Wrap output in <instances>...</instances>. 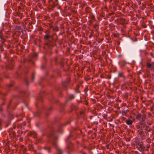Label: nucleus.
I'll return each instance as SVG.
<instances>
[{
    "mask_svg": "<svg viewBox=\"0 0 154 154\" xmlns=\"http://www.w3.org/2000/svg\"><path fill=\"white\" fill-rule=\"evenodd\" d=\"M39 83L40 84L41 83L40 82H39Z\"/></svg>",
    "mask_w": 154,
    "mask_h": 154,
    "instance_id": "32",
    "label": "nucleus"
},
{
    "mask_svg": "<svg viewBox=\"0 0 154 154\" xmlns=\"http://www.w3.org/2000/svg\"><path fill=\"white\" fill-rule=\"evenodd\" d=\"M122 115L125 114V112L124 110H123L122 112Z\"/></svg>",
    "mask_w": 154,
    "mask_h": 154,
    "instance_id": "21",
    "label": "nucleus"
},
{
    "mask_svg": "<svg viewBox=\"0 0 154 154\" xmlns=\"http://www.w3.org/2000/svg\"><path fill=\"white\" fill-rule=\"evenodd\" d=\"M71 108L72 110H73L74 109H76V107L75 106H74L73 105H72L71 106Z\"/></svg>",
    "mask_w": 154,
    "mask_h": 154,
    "instance_id": "17",
    "label": "nucleus"
},
{
    "mask_svg": "<svg viewBox=\"0 0 154 154\" xmlns=\"http://www.w3.org/2000/svg\"><path fill=\"white\" fill-rule=\"evenodd\" d=\"M26 123L25 122H23L22 123L20 124L19 126L20 127L21 129H24V126L25 125Z\"/></svg>",
    "mask_w": 154,
    "mask_h": 154,
    "instance_id": "9",
    "label": "nucleus"
},
{
    "mask_svg": "<svg viewBox=\"0 0 154 154\" xmlns=\"http://www.w3.org/2000/svg\"><path fill=\"white\" fill-rule=\"evenodd\" d=\"M34 79V75L33 74H32V77L31 78V80L32 81H33V80Z\"/></svg>",
    "mask_w": 154,
    "mask_h": 154,
    "instance_id": "23",
    "label": "nucleus"
},
{
    "mask_svg": "<svg viewBox=\"0 0 154 154\" xmlns=\"http://www.w3.org/2000/svg\"><path fill=\"white\" fill-rule=\"evenodd\" d=\"M43 93H40L39 96L36 100L35 106L36 107L39 106L37 111L34 112L33 115L34 117H39L40 116L41 113L43 112L46 116L48 115L50 110H51V107L47 108L42 104V103L43 101L42 98Z\"/></svg>",
    "mask_w": 154,
    "mask_h": 154,
    "instance_id": "1",
    "label": "nucleus"
},
{
    "mask_svg": "<svg viewBox=\"0 0 154 154\" xmlns=\"http://www.w3.org/2000/svg\"><path fill=\"white\" fill-rule=\"evenodd\" d=\"M30 135L31 136H32L34 138H36L37 137V134L34 131H32L30 132Z\"/></svg>",
    "mask_w": 154,
    "mask_h": 154,
    "instance_id": "7",
    "label": "nucleus"
},
{
    "mask_svg": "<svg viewBox=\"0 0 154 154\" xmlns=\"http://www.w3.org/2000/svg\"><path fill=\"white\" fill-rule=\"evenodd\" d=\"M2 111V108L0 107V111Z\"/></svg>",
    "mask_w": 154,
    "mask_h": 154,
    "instance_id": "28",
    "label": "nucleus"
},
{
    "mask_svg": "<svg viewBox=\"0 0 154 154\" xmlns=\"http://www.w3.org/2000/svg\"><path fill=\"white\" fill-rule=\"evenodd\" d=\"M41 140L40 139H38L36 140V141H37L38 143L40 142H41Z\"/></svg>",
    "mask_w": 154,
    "mask_h": 154,
    "instance_id": "22",
    "label": "nucleus"
},
{
    "mask_svg": "<svg viewBox=\"0 0 154 154\" xmlns=\"http://www.w3.org/2000/svg\"><path fill=\"white\" fill-rule=\"evenodd\" d=\"M45 150H47L48 153H50L51 149V147L48 146H46L43 147Z\"/></svg>",
    "mask_w": 154,
    "mask_h": 154,
    "instance_id": "6",
    "label": "nucleus"
},
{
    "mask_svg": "<svg viewBox=\"0 0 154 154\" xmlns=\"http://www.w3.org/2000/svg\"><path fill=\"white\" fill-rule=\"evenodd\" d=\"M1 119H0V123H1Z\"/></svg>",
    "mask_w": 154,
    "mask_h": 154,
    "instance_id": "29",
    "label": "nucleus"
},
{
    "mask_svg": "<svg viewBox=\"0 0 154 154\" xmlns=\"http://www.w3.org/2000/svg\"><path fill=\"white\" fill-rule=\"evenodd\" d=\"M141 116H142L141 115V114H139L137 115L136 117V118L137 119H139V120H140V119L141 117Z\"/></svg>",
    "mask_w": 154,
    "mask_h": 154,
    "instance_id": "12",
    "label": "nucleus"
},
{
    "mask_svg": "<svg viewBox=\"0 0 154 154\" xmlns=\"http://www.w3.org/2000/svg\"><path fill=\"white\" fill-rule=\"evenodd\" d=\"M147 66L148 68H150L151 67V64H150L149 63H148L147 64Z\"/></svg>",
    "mask_w": 154,
    "mask_h": 154,
    "instance_id": "18",
    "label": "nucleus"
},
{
    "mask_svg": "<svg viewBox=\"0 0 154 154\" xmlns=\"http://www.w3.org/2000/svg\"><path fill=\"white\" fill-rule=\"evenodd\" d=\"M70 121L69 120H68L66 122V124H65L64 125H66V124H70Z\"/></svg>",
    "mask_w": 154,
    "mask_h": 154,
    "instance_id": "20",
    "label": "nucleus"
},
{
    "mask_svg": "<svg viewBox=\"0 0 154 154\" xmlns=\"http://www.w3.org/2000/svg\"><path fill=\"white\" fill-rule=\"evenodd\" d=\"M20 91L21 93L22 94H25V95L26 96L27 95H26V94H27V93L25 91H22L20 90Z\"/></svg>",
    "mask_w": 154,
    "mask_h": 154,
    "instance_id": "15",
    "label": "nucleus"
},
{
    "mask_svg": "<svg viewBox=\"0 0 154 154\" xmlns=\"http://www.w3.org/2000/svg\"><path fill=\"white\" fill-rule=\"evenodd\" d=\"M72 135L71 134L69 137L66 139V141L67 145V149H68V154H71L73 150V144L70 143V140L73 139Z\"/></svg>",
    "mask_w": 154,
    "mask_h": 154,
    "instance_id": "3",
    "label": "nucleus"
},
{
    "mask_svg": "<svg viewBox=\"0 0 154 154\" xmlns=\"http://www.w3.org/2000/svg\"><path fill=\"white\" fill-rule=\"evenodd\" d=\"M37 55H38L37 53H33V57H36L37 56Z\"/></svg>",
    "mask_w": 154,
    "mask_h": 154,
    "instance_id": "19",
    "label": "nucleus"
},
{
    "mask_svg": "<svg viewBox=\"0 0 154 154\" xmlns=\"http://www.w3.org/2000/svg\"><path fill=\"white\" fill-rule=\"evenodd\" d=\"M25 106L27 109H28V106L27 104L25 103Z\"/></svg>",
    "mask_w": 154,
    "mask_h": 154,
    "instance_id": "25",
    "label": "nucleus"
},
{
    "mask_svg": "<svg viewBox=\"0 0 154 154\" xmlns=\"http://www.w3.org/2000/svg\"><path fill=\"white\" fill-rule=\"evenodd\" d=\"M126 123L128 125H130L132 124L133 122L130 119H128L126 120Z\"/></svg>",
    "mask_w": 154,
    "mask_h": 154,
    "instance_id": "8",
    "label": "nucleus"
},
{
    "mask_svg": "<svg viewBox=\"0 0 154 154\" xmlns=\"http://www.w3.org/2000/svg\"><path fill=\"white\" fill-rule=\"evenodd\" d=\"M57 60V58H55V60Z\"/></svg>",
    "mask_w": 154,
    "mask_h": 154,
    "instance_id": "30",
    "label": "nucleus"
},
{
    "mask_svg": "<svg viewBox=\"0 0 154 154\" xmlns=\"http://www.w3.org/2000/svg\"><path fill=\"white\" fill-rule=\"evenodd\" d=\"M24 81L26 84L27 85H28L29 83L27 80V79L26 77H25L24 78Z\"/></svg>",
    "mask_w": 154,
    "mask_h": 154,
    "instance_id": "14",
    "label": "nucleus"
},
{
    "mask_svg": "<svg viewBox=\"0 0 154 154\" xmlns=\"http://www.w3.org/2000/svg\"><path fill=\"white\" fill-rule=\"evenodd\" d=\"M71 120H72V119H71V120H70L69 121H70Z\"/></svg>",
    "mask_w": 154,
    "mask_h": 154,
    "instance_id": "33",
    "label": "nucleus"
},
{
    "mask_svg": "<svg viewBox=\"0 0 154 154\" xmlns=\"http://www.w3.org/2000/svg\"><path fill=\"white\" fill-rule=\"evenodd\" d=\"M12 86V84H9L8 85V87H11V86Z\"/></svg>",
    "mask_w": 154,
    "mask_h": 154,
    "instance_id": "26",
    "label": "nucleus"
},
{
    "mask_svg": "<svg viewBox=\"0 0 154 154\" xmlns=\"http://www.w3.org/2000/svg\"><path fill=\"white\" fill-rule=\"evenodd\" d=\"M145 130L147 131L148 132H149L150 131V129L148 130V129H146Z\"/></svg>",
    "mask_w": 154,
    "mask_h": 154,
    "instance_id": "27",
    "label": "nucleus"
},
{
    "mask_svg": "<svg viewBox=\"0 0 154 154\" xmlns=\"http://www.w3.org/2000/svg\"><path fill=\"white\" fill-rule=\"evenodd\" d=\"M55 6V5H54L51 6V8L52 9H53L54 8Z\"/></svg>",
    "mask_w": 154,
    "mask_h": 154,
    "instance_id": "24",
    "label": "nucleus"
},
{
    "mask_svg": "<svg viewBox=\"0 0 154 154\" xmlns=\"http://www.w3.org/2000/svg\"><path fill=\"white\" fill-rule=\"evenodd\" d=\"M70 78H68L67 81L63 82L62 83V85L65 88H66L68 86V84L70 82Z\"/></svg>",
    "mask_w": 154,
    "mask_h": 154,
    "instance_id": "4",
    "label": "nucleus"
},
{
    "mask_svg": "<svg viewBox=\"0 0 154 154\" xmlns=\"http://www.w3.org/2000/svg\"><path fill=\"white\" fill-rule=\"evenodd\" d=\"M51 101V102H58V101L57 99H56L55 98H54V97H52V99L51 100H50Z\"/></svg>",
    "mask_w": 154,
    "mask_h": 154,
    "instance_id": "11",
    "label": "nucleus"
},
{
    "mask_svg": "<svg viewBox=\"0 0 154 154\" xmlns=\"http://www.w3.org/2000/svg\"><path fill=\"white\" fill-rule=\"evenodd\" d=\"M118 76L123 78L124 76L123 72H119L118 73Z\"/></svg>",
    "mask_w": 154,
    "mask_h": 154,
    "instance_id": "13",
    "label": "nucleus"
},
{
    "mask_svg": "<svg viewBox=\"0 0 154 154\" xmlns=\"http://www.w3.org/2000/svg\"><path fill=\"white\" fill-rule=\"evenodd\" d=\"M141 123L142 124L143 122H145V119L146 118L145 116V115H143L142 116H141Z\"/></svg>",
    "mask_w": 154,
    "mask_h": 154,
    "instance_id": "10",
    "label": "nucleus"
},
{
    "mask_svg": "<svg viewBox=\"0 0 154 154\" xmlns=\"http://www.w3.org/2000/svg\"><path fill=\"white\" fill-rule=\"evenodd\" d=\"M44 38L45 40H47L51 42V41L49 39V38H51L52 39V35H49L48 34H46L45 35Z\"/></svg>",
    "mask_w": 154,
    "mask_h": 154,
    "instance_id": "5",
    "label": "nucleus"
},
{
    "mask_svg": "<svg viewBox=\"0 0 154 154\" xmlns=\"http://www.w3.org/2000/svg\"><path fill=\"white\" fill-rule=\"evenodd\" d=\"M69 98L70 99H72L74 98V97L73 94H70L69 96Z\"/></svg>",
    "mask_w": 154,
    "mask_h": 154,
    "instance_id": "16",
    "label": "nucleus"
},
{
    "mask_svg": "<svg viewBox=\"0 0 154 154\" xmlns=\"http://www.w3.org/2000/svg\"><path fill=\"white\" fill-rule=\"evenodd\" d=\"M122 118H123V119H125V118H124V117H122Z\"/></svg>",
    "mask_w": 154,
    "mask_h": 154,
    "instance_id": "31",
    "label": "nucleus"
},
{
    "mask_svg": "<svg viewBox=\"0 0 154 154\" xmlns=\"http://www.w3.org/2000/svg\"><path fill=\"white\" fill-rule=\"evenodd\" d=\"M58 132L60 133H62L61 131L59 129H58L57 131L53 130L50 133V136L53 139V140L52 142V144L54 147L56 149L57 151V154H62L63 152L62 150L57 146L56 143V140L57 138V133Z\"/></svg>",
    "mask_w": 154,
    "mask_h": 154,
    "instance_id": "2",
    "label": "nucleus"
}]
</instances>
